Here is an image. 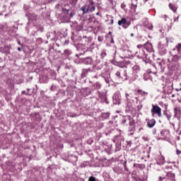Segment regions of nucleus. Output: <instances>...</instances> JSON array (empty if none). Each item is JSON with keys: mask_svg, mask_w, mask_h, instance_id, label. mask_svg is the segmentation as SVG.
<instances>
[{"mask_svg": "<svg viewBox=\"0 0 181 181\" xmlns=\"http://www.w3.org/2000/svg\"><path fill=\"white\" fill-rule=\"evenodd\" d=\"M52 36H53V33H47V38L48 40L50 39V40H53V37H52Z\"/></svg>", "mask_w": 181, "mask_h": 181, "instance_id": "e433bc0d", "label": "nucleus"}, {"mask_svg": "<svg viewBox=\"0 0 181 181\" xmlns=\"http://www.w3.org/2000/svg\"><path fill=\"white\" fill-rule=\"evenodd\" d=\"M143 78L145 81H148V80L151 79V75L148 73H146L144 74Z\"/></svg>", "mask_w": 181, "mask_h": 181, "instance_id": "cd10ccee", "label": "nucleus"}, {"mask_svg": "<svg viewBox=\"0 0 181 181\" xmlns=\"http://www.w3.org/2000/svg\"><path fill=\"white\" fill-rule=\"evenodd\" d=\"M129 119H131V116H123L122 118V125H128Z\"/></svg>", "mask_w": 181, "mask_h": 181, "instance_id": "ddd939ff", "label": "nucleus"}, {"mask_svg": "<svg viewBox=\"0 0 181 181\" xmlns=\"http://www.w3.org/2000/svg\"><path fill=\"white\" fill-rule=\"evenodd\" d=\"M114 171L116 173H121L122 170H118V168H114Z\"/></svg>", "mask_w": 181, "mask_h": 181, "instance_id": "c03bdc74", "label": "nucleus"}, {"mask_svg": "<svg viewBox=\"0 0 181 181\" xmlns=\"http://www.w3.org/2000/svg\"><path fill=\"white\" fill-rule=\"evenodd\" d=\"M107 153H112V144L107 145V148H105Z\"/></svg>", "mask_w": 181, "mask_h": 181, "instance_id": "b1692460", "label": "nucleus"}, {"mask_svg": "<svg viewBox=\"0 0 181 181\" xmlns=\"http://www.w3.org/2000/svg\"><path fill=\"white\" fill-rule=\"evenodd\" d=\"M138 49H140L138 52L135 53L136 57L138 59H141L144 63H149V59L148 57V53H153V47L151 42H146L144 45H137Z\"/></svg>", "mask_w": 181, "mask_h": 181, "instance_id": "f257e3e1", "label": "nucleus"}, {"mask_svg": "<svg viewBox=\"0 0 181 181\" xmlns=\"http://www.w3.org/2000/svg\"><path fill=\"white\" fill-rule=\"evenodd\" d=\"M141 131H144V128L140 127V128L139 129V132H141Z\"/></svg>", "mask_w": 181, "mask_h": 181, "instance_id": "052dcab7", "label": "nucleus"}, {"mask_svg": "<svg viewBox=\"0 0 181 181\" xmlns=\"http://www.w3.org/2000/svg\"><path fill=\"white\" fill-rule=\"evenodd\" d=\"M159 180H158V181H162V180H165V177L160 176Z\"/></svg>", "mask_w": 181, "mask_h": 181, "instance_id": "3c124183", "label": "nucleus"}, {"mask_svg": "<svg viewBox=\"0 0 181 181\" xmlns=\"http://www.w3.org/2000/svg\"><path fill=\"white\" fill-rule=\"evenodd\" d=\"M153 135L156 134V129H153Z\"/></svg>", "mask_w": 181, "mask_h": 181, "instance_id": "4d7b16f0", "label": "nucleus"}, {"mask_svg": "<svg viewBox=\"0 0 181 181\" xmlns=\"http://www.w3.org/2000/svg\"><path fill=\"white\" fill-rule=\"evenodd\" d=\"M111 63H112V64H117V61H115V59H112V60L111 61Z\"/></svg>", "mask_w": 181, "mask_h": 181, "instance_id": "603ef678", "label": "nucleus"}, {"mask_svg": "<svg viewBox=\"0 0 181 181\" xmlns=\"http://www.w3.org/2000/svg\"><path fill=\"white\" fill-rule=\"evenodd\" d=\"M125 6H127V5H125L124 4H121L122 9H124V8H125Z\"/></svg>", "mask_w": 181, "mask_h": 181, "instance_id": "5fc2aeb1", "label": "nucleus"}, {"mask_svg": "<svg viewBox=\"0 0 181 181\" xmlns=\"http://www.w3.org/2000/svg\"><path fill=\"white\" fill-rule=\"evenodd\" d=\"M18 45H20V46H22V43H21V41H18Z\"/></svg>", "mask_w": 181, "mask_h": 181, "instance_id": "338daca9", "label": "nucleus"}, {"mask_svg": "<svg viewBox=\"0 0 181 181\" xmlns=\"http://www.w3.org/2000/svg\"><path fill=\"white\" fill-rule=\"evenodd\" d=\"M91 94V90L89 88H86V95H90Z\"/></svg>", "mask_w": 181, "mask_h": 181, "instance_id": "37998d69", "label": "nucleus"}, {"mask_svg": "<svg viewBox=\"0 0 181 181\" xmlns=\"http://www.w3.org/2000/svg\"><path fill=\"white\" fill-rule=\"evenodd\" d=\"M119 26H122L124 29H128V27L131 25V21H127V18H123L118 21Z\"/></svg>", "mask_w": 181, "mask_h": 181, "instance_id": "423d86ee", "label": "nucleus"}, {"mask_svg": "<svg viewBox=\"0 0 181 181\" xmlns=\"http://www.w3.org/2000/svg\"><path fill=\"white\" fill-rule=\"evenodd\" d=\"M0 52H1V53H5L6 54H9V53H11V47L4 46L3 47H1Z\"/></svg>", "mask_w": 181, "mask_h": 181, "instance_id": "9d476101", "label": "nucleus"}, {"mask_svg": "<svg viewBox=\"0 0 181 181\" xmlns=\"http://www.w3.org/2000/svg\"><path fill=\"white\" fill-rule=\"evenodd\" d=\"M98 42H103V40H104V37L98 36Z\"/></svg>", "mask_w": 181, "mask_h": 181, "instance_id": "a19ab883", "label": "nucleus"}, {"mask_svg": "<svg viewBox=\"0 0 181 181\" xmlns=\"http://www.w3.org/2000/svg\"><path fill=\"white\" fill-rule=\"evenodd\" d=\"M107 57V49H103L101 52H100V58L101 59H104L105 57Z\"/></svg>", "mask_w": 181, "mask_h": 181, "instance_id": "c756f323", "label": "nucleus"}, {"mask_svg": "<svg viewBox=\"0 0 181 181\" xmlns=\"http://www.w3.org/2000/svg\"><path fill=\"white\" fill-rule=\"evenodd\" d=\"M115 76H116V77H117L118 80H121V81H122V72H120V71H117V72L115 73Z\"/></svg>", "mask_w": 181, "mask_h": 181, "instance_id": "2f4dec72", "label": "nucleus"}, {"mask_svg": "<svg viewBox=\"0 0 181 181\" xmlns=\"http://www.w3.org/2000/svg\"><path fill=\"white\" fill-rule=\"evenodd\" d=\"M40 32H43V28H40Z\"/></svg>", "mask_w": 181, "mask_h": 181, "instance_id": "774afa93", "label": "nucleus"}, {"mask_svg": "<svg viewBox=\"0 0 181 181\" xmlns=\"http://www.w3.org/2000/svg\"><path fill=\"white\" fill-rule=\"evenodd\" d=\"M100 118L103 121H104V119H108V118H110V112H103L100 115Z\"/></svg>", "mask_w": 181, "mask_h": 181, "instance_id": "aec40b11", "label": "nucleus"}, {"mask_svg": "<svg viewBox=\"0 0 181 181\" xmlns=\"http://www.w3.org/2000/svg\"><path fill=\"white\" fill-rule=\"evenodd\" d=\"M128 124H129L130 127H135V122H134V120L132 119V118L131 117V119H129Z\"/></svg>", "mask_w": 181, "mask_h": 181, "instance_id": "c9c22d12", "label": "nucleus"}, {"mask_svg": "<svg viewBox=\"0 0 181 181\" xmlns=\"http://www.w3.org/2000/svg\"><path fill=\"white\" fill-rule=\"evenodd\" d=\"M129 78H131V75L127 70L122 71V81L129 80Z\"/></svg>", "mask_w": 181, "mask_h": 181, "instance_id": "1a4fd4ad", "label": "nucleus"}, {"mask_svg": "<svg viewBox=\"0 0 181 181\" xmlns=\"http://www.w3.org/2000/svg\"><path fill=\"white\" fill-rule=\"evenodd\" d=\"M117 131L118 132L119 134L115 135L113 139H112V141L115 144H122V142H124V141H125V138H124V136H122V134H121V133L122 132V131H121V129H117Z\"/></svg>", "mask_w": 181, "mask_h": 181, "instance_id": "f03ea898", "label": "nucleus"}, {"mask_svg": "<svg viewBox=\"0 0 181 181\" xmlns=\"http://www.w3.org/2000/svg\"><path fill=\"white\" fill-rule=\"evenodd\" d=\"M143 139H144V141H148V137H143Z\"/></svg>", "mask_w": 181, "mask_h": 181, "instance_id": "69168bd1", "label": "nucleus"}, {"mask_svg": "<svg viewBox=\"0 0 181 181\" xmlns=\"http://www.w3.org/2000/svg\"><path fill=\"white\" fill-rule=\"evenodd\" d=\"M26 16H28V21H36V14L33 13H28Z\"/></svg>", "mask_w": 181, "mask_h": 181, "instance_id": "f3484780", "label": "nucleus"}, {"mask_svg": "<svg viewBox=\"0 0 181 181\" xmlns=\"http://www.w3.org/2000/svg\"><path fill=\"white\" fill-rule=\"evenodd\" d=\"M113 124H114V122H112V121H109V122H108L109 125H112Z\"/></svg>", "mask_w": 181, "mask_h": 181, "instance_id": "bf43d9fd", "label": "nucleus"}, {"mask_svg": "<svg viewBox=\"0 0 181 181\" xmlns=\"http://www.w3.org/2000/svg\"><path fill=\"white\" fill-rule=\"evenodd\" d=\"M64 54L65 56H70V54H71V50L70 49H65L64 51Z\"/></svg>", "mask_w": 181, "mask_h": 181, "instance_id": "f704fd0d", "label": "nucleus"}, {"mask_svg": "<svg viewBox=\"0 0 181 181\" xmlns=\"http://www.w3.org/2000/svg\"><path fill=\"white\" fill-rule=\"evenodd\" d=\"M169 8H170V9H171V11H173V12H176V11H177V8L175 6V5H173V4H169Z\"/></svg>", "mask_w": 181, "mask_h": 181, "instance_id": "473e14b6", "label": "nucleus"}, {"mask_svg": "<svg viewBox=\"0 0 181 181\" xmlns=\"http://www.w3.org/2000/svg\"><path fill=\"white\" fill-rule=\"evenodd\" d=\"M83 62L85 64H93V58L91 57H86L83 59Z\"/></svg>", "mask_w": 181, "mask_h": 181, "instance_id": "a211bd4d", "label": "nucleus"}, {"mask_svg": "<svg viewBox=\"0 0 181 181\" xmlns=\"http://www.w3.org/2000/svg\"><path fill=\"white\" fill-rule=\"evenodd\" d=\"M115 148L114 150L115 153H117V152H119L121 149H122V143H115Z\"/></svg>", "mask_w": 181, "mask_h": 181, "instance_id": "2eb2a0df", "label": "nucleus"}, {"mask_svg": "<svg viewBox=\"0 0 181 181\" xmlns=\"http://www.w3.org/2000/svg\"><path fill=\"white\" fill-rule=\"evenodd\" d=\"M64 7L62 8V12L65 11L67 15L69 16V18H73L76 15V10H74V7L69 8V4H65Z\"/></svg>", "mask_w": 181, "mask_h": 181, "instance_id": "7ed1b4c3", "label": "nucleus"}, {"mask_svg": "<svg viewBox=\"0 0 181 181\" xmlns=\"http://www.w3.org/2000/svg\"><path fill=\"white\" fill-rule=\"evenodd\" d=\"M125 97L127 101H132V98H134V95L132 93H125Z\"/></svg>", "mask_w": 181, "mask_h": 181, "instance_id": "4be33fe9", "label": "nucleus"}, {"mask_svg": "<svg viewBox=\"0 0 181 181\" xmlns=\"http://www.w3.org/2000/svg\"><path fill=\"white\" fill-rule=\"evenodd\" d=\"M21 94H25V95H29V93L26 92V90H23Z\"/></svg>", "mask_w": 181, "mask_h": 181, "instance_id": "de8ad7c7", "label": "nucleus"}, {"mask_svg": "<svg viewBox=\"0 0 181 181\" xmlns=\"http://www.w3.org/2000/svg\"><path fill=\"white\" fill-rule=\"evenodd\" d=\"M174 50H177V53L181 54V43H179L175 46V48H174Z\"/></svg>", "mask_w": 181, "mask_h": 181, "instance_id": "7c9ffc66", "label": "nucleus"}, {"mask_svg": "<svg viewBox=\"0 0 181 181\" xmlns=\"http://www.w3.org/2000/svg\"><path fill=\"white\" fill-rule=\"evenodd\" d=\"M91 6H94V1H90Z\"/></svg>", "mask_w": 181, "mask_h": 181, "instance_id": "0e129e2a", "label": "nucleus"}, {"mask_svg": "<svg viewBox=\"0 0 181 181\" xmlns=\"http://www.w3.org/2000/svg\"><path fill=\"white\" fill-rule=\"evenodd\" d=\"M155 124H156V120H155V119H151L147 122L148 128H153V127H155Z\"/></svg>", "mask_w": 181, "mask_h": 181, "instance_id": "dca6fc26", "label": "nucleus"}, {"mask_svg": "<svg viewBox=\"0 0 181 181\" xmlns=\"http://www.w3.org/2000/svg\"><path fill=\"white\" fill-rule=\"evenodd\" d=\"M102 85L101 83H100V82H96L93 84V88H95V93H96V95L97 97H98V98H100L101 97V92H100V88H101Z\"/></svg>", "mask_w": 181, "mask_h": 181, "instance_id": "6e6552de", "label": "nucleus"}, {"mask_svg": "<svg viewBox=\"0 0 181 181\" xmlns=\"http://www.w3.org/2000/svg\"><path fill=\"white\" fill-rule=\"evenodd\" d=\"M98 127L99 129H101V128H104V123L103 122L99 123V125Z\"/></svg>", "mask_w": 181, "mask_h": 181, "instance_id": "79ce46f5", "label": "nucleus"}, {"mask_svg": "<svg viewBox=\"0 0 181 181\" xmlns=\"http://www.w3.org/2000/svg\"><path fill=\"white\" fill-rule=\"evenodd\" d=\"M162 66H163V62H157L156 65H154V67L156 69H158L160 70H162Z\"/></svg>", "mask_w": 181, "mask_h": 181, "instance_id": "412c9836", "label": "nucleus"}, {"mask_svg": "<svg viewBox=\"0 0 181 181\" xmlns=\"http://www.w3.org/2000/svg\"><path fill=\"white\" fill-rule=\"evenodd\" d=\"M155 114H157L158 117L160 118L162 117V109L158 105H152L151 115L155 117Z\"/></svg>", "mask_w": 181, "mask_h": 181, "instance_id": "20e7f679", "label": "nucleus"}, {"mask_svg": "<svg viewBox=\"0 0 181 181\" xmlns=\"http://www.w3.org/2000/svg\"><path fill=\"white\" fill-rule=\"evenodd\" d=\"M174 117L175 118H177L179 119L180 118V110L179 108L175 107L174 110Z\"/></svg>", "mask_w": 181, "mask_h": 181, "instance_id": "6ab92c4d", "label": "nucleus"}, {"mask_svg": "<svg viewBox=\"0 0 181 181\" xmlns=\"http://www.w3.org/2000/svg\"><path fill=\"white\" fill-rule=\"evenodd\" d=\"M100 76L103 80H105L106 84H110L112 83V79L111 78V75L110 74V72L105 71L104 73H102L100 74Z\"/></svg>", "mask_w": 181, "mask_h": 181, "instance_id": "39448f33", "label": "nucleus"}, {"mask_svg": "<svg viewBox=\"0 0 181 181\" xmlns=\"http://www.w3.org/2000/svg\"><path fill=\"white\" fill-rule=\"evenodd\" d=\"M67 117H70L71 118H76V117H78V115H76L74 112H69L67 113Z\"/></svg>", "mask_w": 181, "mask_h": 181, "instance_id": "a878e982", "label": "nucleus"}, {"mask_svg": "<svg viewBox=\"0 0 181 181\" xmlns=\"http://www.w3.org/2000/svg\"><path fill=\"white\" fill-rule=\"evenodd\" d=\"M156 165H158L159 166H162V165H165V158L164 157H162L160 158V161H157L156 163Z\"/></svg>", "mask_w": 181, "mask_h": 181, "instance_id": "5701e85b", "label": "nucleus"}, {"mask_svg": "<svg viewBox=\"0 0 181 181\" xmlns=\"http://www.w3.org/2000/svg\"><path fill=\"white\" fill-rule=\"evenodd\" d=\"M93 71V69H82L81 76L86 77L88 76L89 73H91Z\"/></svg>", "mask_w": 181, "mask_h": 181, "instance_id": "4468645a", "label": "nucleus"}, {"mask_svg": "<svg viewBox=\"0 0 181 181\" xmlns=\"http://www.w3.org/2000/svg\"><path fill=\"white\" fill-rule=\"evenodd\" d=\"M69 44V40H65L64 45H68Z\"/></svg>", "mask_w": 181, "mask_h": 181, "instance_id": "e2e57ef3", "label": "nucleus"}, {"mask_svg": "<svg viewBox=\"0 0 181 181\" xmlns=\"http://www.w3.org/2000/svg\"><path fill=\"white\" fill-rule=\"evenodd\" d=\"M159 53L160 54L163 56L168 53V49H166L165 48H160Z\"/></svg>", "mask_w": 181, "mask_h": 181, "instance_id": "393cba45", "label": "nucleus"}, {"mask_svg": "<svg viewBox=\"0 0 181 181\" xmlns=\"http://www.w3.org/2000/svg\"><path fill=\"white\" fill-rule=\"evenodd\" d=\"M103 64H100V60L96 61V64L93 66V70H101L103 69Z\"/></svg>", "mask_w": 181, "mask_h": 181, "instance_id": "f8f14e48", "label": "nucleus"}, {"mask_svg": "<svg viewBox=\"0 0 181 181\" xmlns=\"http://www.w3.org/2000/svg\"><path fill=\"white\" fill-rule=\"evenodd\" d=\"M129 132H134L135 131V127H132L131 128H129Z\"/></svg>", "mask_w": 181, "mask_h": 181, "instance_id": "a18cd8bd", "label": "nucleus"}, {"mask_svg": "<svg viewBox=\"0 0 181 181\" xmlns=\"http://www.w3.org/2000/svg\"><path fill=\"white\" fill-rule=\"evenodd\" d=\"M96 178L94 176H90L89 178H88V181H96Z\"/></svg>", "mask_w": 181, "mask_h": 181, "instance_id": "58836bf2", "label": "nucleus"}, {"mask_svg": "<svg viewBox=\"0 0 181 181\" xmlns=\"http://www.w3.org/2000/svg\"><path fill=\"white\" fill-rule=\"evenodd\" d=\"M137 8V4H135V3H132V9H134V12H135V10Z\"/></svg>", "mask_w": 181, "mask_h": 181, "instance_id": "4c0bfd02", "label": "nucleus"}, {"mask_svg": "<svg viewBox=\"0 0 181 181\" xmlns=\"http://www.w3.org/2000/svg\"><path fill=\"white\" fill-rule=\"evenodd\" d=\"M163 115H165L166 117V118L168 119V121H170V118H172V116H170V115L168 114L167 111H164Z\"/></svg>", "mask_w": 181, "mask_h": 181, "instance_id": "72a5a7b5", "label": "nucleus"}, {"mask_svg": "<svg viewBox=\"0 0 181 181\" xmlns=\"http://www.w3.org/2000/svg\"><path fill=\"white\" fill-rule=\"evenodd\" d=\"M42 83H47V77H45V80Z\"/></svg>", "mask_w": 181, "mask_h": 181, "instance_id": "13d9d810", "label": "nucleus"}, {"mask_svg": "<svg viewBox=\"0 0 181 181\" xmlns=\"http://www.w3.org/2000/svg\"><path fill=\"white\" fill-rule=\"evenodd\" d=\"M167 176L168 177H170V179L171 180H173V179H175V173H172V172H168L167 173Z\"/></svg>", "mask_w": 181, "mask_h": 181, "instance_id": "bb28decb", "label": "nucleus"}, {"mask_svg": "<svg viewBox=\"0 0 181 181\" xmlns=\"http://www.w3.org/2000/svg\"><path fill=\"white\" fill-rule=\"evenodd\" d=\"M147 28L149 30H152L153 29V25H148Z\"/></svg>", "mask_w": 181, "mask_h": 181, "instance_id": "49530a36", "label": "nucleus"}, {"mask_svg": "<svg viewBox=\"0 0 181 181\" xmlns=\"http://www.w3.org/2000/svg\"><path fill=\"white\" fill-rule=\"evenodd\" d=\"M123 165L124 167V170H128V168H127V161L124 163Z\"/></svg>", "mask_w": 181, "mask_h": 181, "instance_id": "09e8293b", "label": "nucleus"}, {"mask_svg": "<svg viewBox=\"0 0 181 181\" xmlns=\"http://www.w3.org/2000/svg\"><path fill=\"white\" fill-rule=\"evenodd\" d=\"M112 100L113 104L119 105V104H121V93L119 92H116L112 96Z\"/></svg>", "mask_w": 181, "mask_h": 181, "instance_id": "0eeeda50", "label": "nucleus"}, {"mask_svg": "<svg viewBox=\"0 0 181 181\" xmlns=\"http://www.w3.org/2000/svg\"><path fill=\"white\" fill-rule=\"evenodd\" d=\"M71 156L72 159H74V160H77V157H76V156L71 155Z\"/></svg>", "mask_w": 181, "mask_h": 181, "instance_id": "8fccbe9b", "label": "nucleus"}, {"mask_svg": "<svg viewBox=\"0 0 181 181\" xmlns=\"http://www.w3.org/2000/svg\"><path fill=\"white\" fill-rule=\"evenodd\" d=\"M173 57L175 62H177V60H180V59H181V54L178 53L177 54H175V55H173Z\"/></svg>", "mask_w": 181, "mask_h": 181, "instance_id": "c85d7f7f", "label": "nucleus"}, {"mask_svg": "<svg viewBox=\"0 0 181 181\" xmlns=\"http://www.w3.org/2000/svg\"><path fill=\"white\" fill-rule=\"evenodd\" d=\"M90 5L86 4L81 8V11H82L83 15H86V13H88V12H90Z\"/></svg>", "mask_w": 181, "mask_h": 181, "instance_id": "9b49d317", "label": "nucleus"}, {"mask_svg": "<svg viewBox=\"0 0 181 181\" xmlns=\"http://www.w3.org/2000/svg\"><path fill=\"white\" fill-rule=\"evenodd\" d=\"M177 154L180 155L181 154V151H180L179 149H177Z\"/></svg>", "mask_w": 181, "mask_h": 181, "instance_id": "6e6d98bb", "label": "nucleus"}, {"mask_svg": "<svg viewBox=\"0 0 181 181\" xmlns=\"http://www.w3.org/2000/svg\"><path fill=\"white\" fill-rule=\"evenodd\" d=\"M94 11H95V6H92L90 7V8H89V12H94Z\"/></svg>", "mask_w": 181, "mask_h": 181, "instance_id": "ea45409f", "label": "nucleus"}, {"mask_svg": "<svg viewBox=\"0 0 181 181\" xmlns=\"http://www.w3.org/2000/svg\"><path fill=\"white\" fill-rule=\"evenodd\" d=\"M110 43H114V38L111 37Z\"/></svg>", "mask_w": 181, "mask_h": 181, "instance_id": "680f3d73", "label": "nucleus"}, {"mask_svg": "<svg viewBox=\"0 0 181 181\" xmlns=\"http://www.w3.org/2000/svg\"><path fill=\"white\" fill-rule=\"evenodd\" d=\"M54 88H56V86H54L52 85V86H51V90H52V91H54Z\"/></svg>", "mask_w": 181, "mask_h": 181, "instance_id": "864d4df0", "label": "nucleus"}]
</instances>
